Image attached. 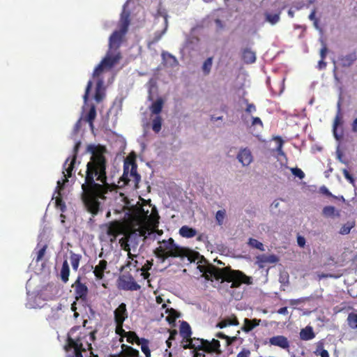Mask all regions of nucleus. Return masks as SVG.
Masks as SVG:
<instances>
[{"instance_id": "29", "label": "nucleus", "mask_w": 357, "mask_h": 357, "mask_svg": "<svg viewBox=\"0 0 357 357\" xmlns=\"http://www.w3.org/2000/svg\"><path fill=\"white\" fill-rule=\"evenodd\" d=\"M179 234L185 238H192L196 236L197 231L188 226H183L179 229Z\"/></svg>"}, {"instance_id": "36", "label": "nucleus", "mask_w": 357, "mask_h": 357, "mask_svg": "<svg viewBox=\"0 0 357 357\" xmlns=\"http://www.w3.org/2000/svg\"><path fill=\"white\" fill-rule=\"evenodd\" d=\"M163 59L171 67H175L178 65L176 58L169 53H162Z\"/></svg>"}, {"instance_id": "10", "label": "nucleus", "mask_w": 357, "mask_h": 357, "mask_svg": "<svg viewBox=\"0 0 357 357\" xmlns=\"http://www.w3.org/2000/svg\"><path fill=\"white\" fill-rule=\"evenodd\" d=\"M106 233L109 236H111V241L113 242L116 240L118 235L123 234L124 225L122 222L114 220L105 225Z\"/></svg>"}, {"instance_id": "12", "label": "nucleus", "mask_w": 357, "mask_h": 357, "mask_svg": "<svg viewBox=\"0 0 357 357\" xmlns=\"http://www.w3.org/2000/svg\"><path fill=\"white\" fill-rule=\"evenodd\" d=\"M131 165L130 171L129 172V165L125 162L123 166V174L122 179L125 183H128L130 181V177H132L136 183H138L140 180V175L137 172V165L133 162L130 164Z\"/></svg>"}, {"instance_id": "23", "label": "nucleus", "mask_w": 357, "mask_h": 357, "mask_svg": "<svg viewBox=\"0 0 357 357\" xmlns=\"http://www.w3.org/2000/svg\"><path fill=\"white\" fill-rule=\"evenodd\" d=\"M242 59L245 63H253L256 61L255 52L250 48H245L242 52Z\"/></svg>"}, {"instance_id": "32", "label": "nucleus", "mask_w": 357, "mask_h": 357, "mask_svg": "<svg viewBox=\"0 0 357 357\" xmlns=\"http://www.w3.org/2000/svg\"><path fill=\"white\" fill-rule=\"evenodd\" d=\"M96 107L94 105H92L90 107V109H89L87 115L84 118V120L89 123V126L92 130L93 129V121L96 119Z\"/></svg>"}, {"instance_id": "48", "label": "nucleus", "mask_w": 357, "mask_h": 357, "mask_svg": "<svg viewBox=\"0 0 357 357\" xmlns=\"http://www.w3.org/2000/svg\"><path fill=\"white\" fill-rule=\"evenodd\" d=\"M215 337H218V338H220V339H225L227 340V345H230L231 344H232L234 342L236 341V337H229L227 335H225V333H223L222 332H218L215 334Z\"/></svg>"}, {"instance_id": "11", "label": "nucleus", "mask_w": 357, "mask_h": 357, "mask_svg": "<svg viewBox=\"0 0 357 357\" xmlns=\"http://www.w3.org/2000/svg\"><path fill=\"white\" fill-rule=\"evenodd\" d=\"M74 289L75 299L85 301L87 298L89 289L85 283L81 282V278L78 277L75 282L72 284Z\"/></svg>"}, {"instance_id": "31", "label": "nucleus", "mask_w": 357, "mask_h": 357, "mask_svg": "<svg viewBox=\"0 0 357 357\" xmlns=\"http://www.w3.org/2000/svg\"><path fill=\"white\" fill-rule=\"evenodd\" d=\"M281 11H278L276 13H271L266 12L264 13L266 21L271 24L272 25L277 24L280 21V15Z\"/></svg>"}, {"instance_id": "64", "label": "nucleus", "mask_w": 357, "mask_h": 357, "mask_svg": "<svg viewBox=\"0 0 357 357\" xmlns=\"http://www.w3.org/2000/svg\"><path fill=\"white\" fill-rule=\"evenodd\" d=\"M351 130L353 132H357V118L354 119L351 124Z\"/></svg>"}, {"instance_id": "34", "label": "nucleus", "mask_w": 357, "mask_h": 357, "mask_svg": "<svg viewBox=\"0 0 357 357\" xmlns=\"http://www.w3.org/2000/svg\"><path fill=\"white\" fill-rule=\"evenodd\" d=\"M132 234H126L124 237L121 238L119 240V243L122 249L126 252H129L130 250V241L131 240Z\"/></svg>"}, {"instance_id": "5", "label": "nucleus", "mask_w": 357, "mask_h": 357, "mask_svg": "<svg viewBox=\"0 0 357 357\" xmlns=\"http://www.w3.org/2000/svg\"><path fill=\"white\" fill-rule=\"evenodd\" d=\"M121 57V53L119 52H114L113 50H108L105 57L94 69L93 73V77H99L105 68H110L113 67L119 61Z\"/></svg>"}, {"instance_id": "15", "label": "nucleus", "mask_w": 357, "mask_h": 357, "mask_svg": "<svg viewBox=\"0 0 357 357\" xmlns=\"http://www.w3.org/2000/svg\"><path fill=\"white\" fill-rule=\"evenodd\" d=\"M114 322H124L128 317L126 305L121 303L114 311Z\"/></svg>"}, {"instance_id": "57", "label": "nucleus", "mask_w": 357, "mask_h": 357, "mask_svg": "<svg viewBox=\"0 0 357 357\" xmlns=\"http://www.w3.org/2000/svg\"><path fill=\"white\" fill-rule=\"evenodd\" d=\"M251 126H259L261 128H263V126H264L262 121L261 120V119L259 117H257V116L252 117Z\"/></svg>"}, {"instance_id": "41", "label": "nucleus", "mask_w": 357, "mask_h": 357, "mask_svg": "<svg viewBox=\"0 0 357 357\" xmlns=\"http://www.w3.org/2000/svg\"><path fill=\"white\" fill-rule=\"evenodd\" d=\"M187 342L188 344L183 346L184 349H194L195 350H199V347H196V345H199L201 344V339L190 338Z\"/></svg>"}, {"instance_id": "46", "label": "nucleus", "mask_w": 357, "mask_h": 357, "mask_svg": "<svg viewBox=\"0 0 357 357\" xmlns=\"http://www.w3.org/2000/svg\"><path fill=\"white\" fill-rule=\"evenodd\" d=\"M55 204L56 207L59 208L62 213L66 211V206L65 202L63 201L60 192H59L58 196L55 198Z\"/></svg>"}, {"instance_id": "58", "label": "nucleus", "mask_w": 357, "mask_h": 357, "mask_svg": "<svg viewBox=\"0 0 357 357\" xmlns=\"http://www.w3.org/2000/svg\"><path fill=\"white\" fill-rule=\"evenodd\" d=\"M292 172L295 176H298L301 179L303 178L305 176L304 172L301 169H298V168L292 169Z\"/></svg>"}, {"instance_id": "56", "label": "nucleus", "mask_w": 357, "mask_h": 357, "mask_svg": "<svg viewBox=\"0 0 357 357\" xmlns=\"http://www.w3.org/2000/svg\"><path fill=\"white\" fill-rule=\"evenodd\" d=\"M342 173L345 178L351 184H354L355 179L353 176L346 169H342Z\"/></svg>"}, {"instance_id": "60", "label": "nucleus", "mask_w": 357, "mask_h": 357, "mask_svg": "<svg viewBox=\"0 0 357 357\" xmlns=\"http://www.w3.org/2000/svg\"><path fill=\"white\" fill-rule=\"evenodd\" d=\"M250 351L249 349H243L238 354L237 357H250Z\"/></svg>"}, {"instance_id": "61", "label": "nucleus", "mask_w": 357, "mask_h": 357, "mask_svg": "<svg viewBox=\"0 0 357 357\" xmlns=\"http://www.w3.org/2000/svg\"><path fill=\"white\" fill-rule=\"evenodd\" d=\"M320 192L326 195L327 197H333L332 193L328 190V189L326 186H322L320 188Z\"/></svg>"}, {"instance_id": "2", "label": "nucleus", "mask_w": 357, "mask_h": 357, "mask_svg": "<svg viewBox=\"0 0 357 357\" xmlns=\"http://www.w3.org/2000/svg\"><path fill=\"white\" fill-rule=\"evenodd\" d=\"M198 268L203 273L206 280L213 281V279H215L221 280L222 282H231V288H238L242 284L252 283L251 277L247 276L241 271L231 270L229 266L220 268L212 264H208L207 266L199 265Z\"/></svg>"}, {"instance_id": "43", "label": "nucleus", "mask_w": 357, "mask_h": 357, "mask_svg": "<svg viewBox=\"0 0 357 357\" xmlns=\"http://www.w3.org/2000/svg\"><path fill=\"white\" fill-rule=\"evenodd\" d=\"M165 26L164 29L162 31H158L154 33V36H153V38L151 43H152V44L156 43L161 39L162 36L165 33L167 29V20L165 19Z\"/></svg>"}, {"instance_id": "52", "label": "nucleus", "mask_w": 357, "mask_h": 357, "mask_svg": "<svg viewBox=\"0 0 357 357\" xmlns=\"http://www.w3.org/2000/svg\"><path fill=\"white\" fill-rule=\"evenodd\" d=\"M47 248V245H45L37 252V257L36 259V262H39L40 261H41L43 259V258L45 256Z\"/></svg>"}, {"instance_id": "38", "label": "nucleus", "mask_w": 357, "mask_h": 357, "mask_svg": "<svg viewBox=\"0 0 357 357\" xmlns=\"http://www.w3.org/2000/svg\"><path fill=\"white\" fill-rule=\"evenodd\" d=\"M81 258H82V256L79 254H75L73 252L70 253V262H71V265H72L73 270H75V271L77 270L79 265Z\"/></svg>"}, {"instance_id": "25", "label": "nucleus", "mask_w": 357, "mask_h": 357, "mask_svg": "<svg viewBox=\"0 0 357 357\" xmlns=\"http://www.w3.org/2000/svg\"><path fill=\"white\" fill-rule=\"evenodd\" d=\"M164 105V100L162 98H158L155 102H153L150 106V110L152 114H155L156 116H160L159 114L162 110Z\"/></svg>"}, {"instance_id": "13", "label": "nucleus", "mask_w": 357, "mask_h": 357, "mask_svg": "<svg viewBox=\"0 0 357 357\" xmlns=\"http://www.w3.org/2000/svg\"><path fill=\"white\" fill-rule=\"evenodd\" d=\"M270 345L278 347L284 350L289 351L290 347L289 341L284 335H275L268 340Z\"/></svg>"}, {"instance_id": "21", "label": "nucleus", "mask_w": 357, "mask_h": 357, "mask_svg": "<svg viewBox=\"0 0 357 357\" xmlns=\"http://www.w3.org/2000/svg\"><path fill=\"white\" fill-rule=\"evenodd\" d=\"M260 321H261V320L257 319H249L248 318H245L244 319L243 326L241 328V329H242V331H243L245 333H249L254 328L259 326L260 324Z\"/></svg>"}, {"instance_id": "59", "label": "nucleus", "mask_w": 357, "mask_h": 357, "mask_svg": "<svg viewBox=\"0 0 357 357\" xmlns=\"http://www.w3.org/2000/svg\"><path fill=\"white\" fill-rule=\"evenodd\" d=\"M153 266V260H146V263L141 268L142 271H149Z\"/></svg>"}, {"instance_id": "63", "label": "nucleus", "mask_w": 357, "mask_h": 357, "mask_svg": "<svg viewBox=\"0 0 357 357\" xmlns=\"http://www.w3.org/2000/svg\"><path fill=\"white\" fill-rule=\"evenodd\" d=\"M177 334H178V333H177L176 330H175V329L169 330V340H175Z\"/></svg>"}, {"instance_id": "37", "label": "nucleus", "mask_w": 357, "mask_h": 357, "mask_svg": "<svg viewBox=\"0 0 357 357\" xmlns=\"http://www.w3.org/2000/svg\"><path fill=\"white\" fill-rule=\"evenodd\" d=\"M341 118L342 117H341V114H340V104H338V112L334 119V122H333V135L337 139H340V137H338L337 133V129L338 126L341 123Z\"/></svg>"}, {"instance_id": "22", "label": "nucleus", "mask_w": 357, "mask_h": 357, "mask_svg": "<svg viewBox=\"0 0 357 357\" xmlns=\"http://www.w3.org/2000/svg\"><path fill=\"white\" fill-rule=\"evenodd\" d=\"M105 96L104 88H103V80L102 79H98L96 86L94 99L97 102H100L102 100Z\"/></svg>"}, {"instance_id": "26", "label": "nucleus", "mask_w": 357, "mask_h": 357, "mask_svg": "<svg viewBox=\"0 0 357 357\" xmlns=\"http://www.w3.org/2000/svg\"><path fill=\"white\" fill-rule=\"evenodd\" d=\"M165 312L168 314L166 317V321L169 324L174 326L176 319L180 317V313L174 308H167Z\"/></svg>"}, {"instance_id": "49", "label": "nucleus", "mask_w": 357, "mask_h": 357, "mask_svg": "<svg viewBox=\"0 0 357 357\" xmlns=\"http://www.w3.org/2000/svg\"><path fill=\"white\" fill-rule=\"evenodd\" d=\"M248 243L252 248H257V249H258V250H259L261 251H264V245L261 242L257 241V239L250 238L249 239V243Z\"/></svg>"}, {"instance_id": "54", "label": "nucleus", "mask_w": 357, "mask_h": 357, "mask_svg": "<svg viewBox=\"0 0 357 357\" xmlns=\"http://www.w3.org/2000/svg\"><path fill=\"white\" fill-rule=\"evenodd\" d=\"M92 86H93V82L92 81L89 80L87 83V85H86V90H85V93H84V95L83 96V98H84V100L85 102H87L88 99H89V92L92 88Z\"/></svg>"}, {"instance_id": "45", "label": "nucleus", "mask_w": 357, "mask_h": 357, "mask_svg": "<svg viewBox=\"0 0 357 357\" xmlns=\"http://www.w3.org/2000/svg\"><path fill=\"white\" fill-rule=\"evenodd\" d=\"M126 337H127V341L129 343L133 344L135 342L138 344V342H140L141 338H139L135 332L128 331L126 334Z\"/></svg>"}, {"instance_id": "24", "label": "nucleus", "mask_w": 357, "mask_h": 357, "mask_svg": "<svg viewBox=\"0 0 357 357\" xmlns=\"http://www.w3.org/2000/svg\"><path fill=\"white\" fill-rule=\"evenodd\" d=\"M357 59L356 52H352L340 58L341 64L344 67L351 66L354 62Z\"/></svg>"}, {"instance_id": "30", "label": "nucleus", "mask_w": 357, "mask_h": 357, "mask_svg": "<svg viewBox=\"0 0 357 357\" xmlns=\"http://www.w3.org/2000/svg\"><path fill=\"white\" fill-rule=\"evenodd\" d=\"M69 274H70V268L69 265L67 261V260H64L62 264V267L61 269V279L64 282L66 283L68 281L69 279Z\"/></svg>"}, {"instance_id": "3", "label": "nucleus", "mask_w": 357, "mask_h": 357, "mask_svg": "<svg viewBox=\"0 0 357 357\" xmlns=\"http://www.w3.org/2000/svg\"><path fill=\"white\" fill-rule=\"evenodd\" d=\"M160 246L155 250L157 257L165 261L169 257H188L191 260L192 251L177 245L172 238L159 241Z\"/></svg>"}, {"instance_id": "47", "label": "nucleus", "mask_w": 357, "mask_h": 357, "mask_svg": "<svg viewBox=\"0 0 357 357\" xmlns=\"http://www.w3.org/2000/svg\"><path fill=\"white\" fill-rule=\"evenodd\" d=\"M274 139L277 142V144H278V146L275 149L276 152L278 153V154L279 155L284 156L285 153L282 150V147H283V144H284L283 139L280 136L275 137Z\"/></svg>"}, {"instance_id": "33", "label": "nucleus", "mask_w": 357, "mask_h": 357, "mask_svg": "<svg viewBox=\"0 0 357 357\" xmlns=\"http://www.w3.org/2000/svg\"><path fill=\"white\" fill-rule=\"evenodd\" d=\"M257 260L259 262L262 264H267V263H275L278 261V259L275 255H261L257 257Z\"/></svg>"}, {"instance_id": "6", "label": "nucleus", "mask_w": 357, "mask_h": 357, "mask_svg": "<svg viewBox=\"0 0 357 357\" xmlns=\"http://www.w3.org/2000/svg\"><path fill=\"white\" fill-rule=\"evenodd\" d=\"M149 215V211H145L142 207H139L135 211L132 219L138 225H142L146 221H149L154 227H157L159 223V215L155 208Z\"/></svg>"}, {"instance_id": "16", "label": "nucleus", "mask_w": 357, "mask_h": 357, "mask_svg": "<svg viewBox=\"0 0 357 357\" xmlns=\"http://www.w3.org/2000/svg\"><path fill=\"white\" fill-rule=\"evenodd\" d=\"M239 321L237 317L235 314H231L230 316L226 317L222 319L220 321L217 323L215 325L216 328H224L229 326H238Z\"/></svg>"}, {"instance_id": "9", "label": "nucleus", "mask_w": 357, "mask_h": 357, "mask_svg": "<svg viewBox=\"0 0 357 357\" xmlns=\"http://www.w3.org/2000/svg\"><path fill=\"white\" fill-rule=\"evenodd\" d=\"M196 347H199V350L206 353H215L218 355L222 354L220 342L216 339H212L211 341L201 339V344L199 345H196Z\"/></svg>"}, {"instance_id": "35", "label": "nucleus", "mask_w": 357, "mask_h": 357, "mask_svg": "<svg viewBox=\"0 0 357 357\" xmlns=\"http://www.w3.org/2000/svg\"><path fill=\"white\" fill-rule=\"evenodd\" d=\"M149 341L146 338H141L138 345H141V350L145 354L146 357H151V350L149 347Z\"/></svg>"}, {"instance_id": "53", "label": "nucleus", "mask_w": 357, "mask_h": 357, "mask_svg": "<svg viewBox=\"0 0 357 357\" xmlns=\"http://www.w3.org/2000/svg\"><path fill=\"white\" fill-rule=\"evenodd\" d=\"M225 216V211L219 210L217 211L215 218L219 225H222Z\"/></svg>"}, {"instance_id": "18", "label": "nucleus", "mask_w": 357, "mask_h": 357, "mask_svg": "<svg viewBox=\"0 0 357 357\" xmlns=\"http://www.w3.org/2000/svg\"><path fill=\"white\" fill-rule=\"evenodd\" d=\"M121 348V352H120L116 357H139V351L130 346L122 344Z\"/></svg>"}, {"instance_id": "40", "label": "nucleus", "mask_w": 357, "mask_h": 357, "mask_svg": "<svg viewBox=\"0 0 357 357\" xmlns=\"http://www.w3.org/2000/svg\"><path fill=\"white\" fill-rule=\"evenodd\" d=\"M212 65H213V57L212 56L207 58L204 61V62L202 65V69L205 75H208L211 73Z\"/></svg>"}, {"instance_id": "55", "label": "nucleus", "mask_w": 357, "mask_h": 357, "mask_svg": "<svg viewBox=\"0 0 357 357\" xmlns=\"http://www.w3.org/2000/svg\"><path fill=\"white\" fill-rule=\"evenodd\" d=\"M115 324H116V333L120 335H123L124 334L126 335V332L123 328V322H115Z\"/></svg>"}, {"instance_id": "17", "label": "nucleus", "mask_w": 357, "mask_h": 357, "mask_svg": "<svg viewBox=\"0 0 357 357\" xmlns=\"http://www.w3.org/2000/svg\"><path fill=\"white\" fill-rule=\"evenodd\" d=\"M237 158L243 166H248L252 161L251 151L248 148L241 149L237 155Z\"/></svg>"}, {"instance_id": "51", "label": "nucleus", "mask_w": 357, "mask_h": 357, "mask_svg": "<svg viewBox=\"0 0 357 357\" xmlns=\"http://www.w3.org/2000/svg\"><path fill=\"white\" fill-rule=\"evenodd\" d=\"M243 102L246 104L247 106L245 110L247 114H250L256 112L257 107L255 104L250 103L248 102V100L245 98L243 99Z\"/></svg>"}, {"instance_id": "20", "label": "nucleus", "mask_w": 357, "mask_h": 357, "mask_svg": "<svg viewBox=\"0 0 357 357\" xmlns=\"http://www.w3.org/2000/svg\"><path fill=\"white\" fill-rule=\"evenodd\" d=\"M180 334L183 340L188 341L191 338L192 331L189 324L185 321H183L180 326Z\"/></svg>"}, {"instance_id": "4", "label": "nucleus", "mask_w": 357, "mask_h": 357, "mask_svg": "<svg viewBox=\"0 0 357 357\" xmlns=\"http://www.w3.org/2000/svg\"><path fill=\"white\" fill-rule=\"evenodd\" d=\"M130 24V13L123 10L118 22V30H115L109 38V50L114 52H119L118 50L121 47L124 40L125 36L128 31Z\"/></svg>"}, {"instance_id": "8", "label": "nucleus", "mask_w": 357, "mask_h": 357, "mask_svg": "<svg viewBox=\"0 0 357 357\" xmlns=\"http://www.w3.org/2000/svg\"><path fill=\"white\" fill-rule=\"evenodd\" d=\"M65 349L67 352L73 351L72 357H83L82 352L86 351L82 342V338L79 337L76 339H73L71 337L68 336Z\"/></svg>"}, {"instance_id": "14", "label": "nucleus", "mask_w": 357, "mask_h": 357, "mask_svg": "<svg viewBox=\"0 0 357 357\" xmlns=\"http://www.w3.org/2000/svg\"><path fill=\"white\" fill-rule=\"evenodd\" d=\"M76 159L77 156L73 155L72 158H68L65 161L63 165L64 171L63 172V176L65 177L64 182H68V178L71 177Z\"/></svg>"}, {"instance_id": "62", "label": "nucleus", "mask_w": 357, "mask_h": 357, "mask_svg": "<svg viewBox=\"0 0 357 357\" xmlns=\"http://www.w3.org/2000/svg\"><path fill=\"white\" fill-rule=\"evenodd\" d=\"M316 11L313 10L309 15V19L312 21H314V25L317 26L318 24V20L315 17Z\"/></svg>"}, {"instance_id": "28", "label": "nucleus", "mask_w": 357, "mask_h": 357, "mask_svg": "<svg viewBox=\"0 0 357 357\" xmlns=\"http://www.w3.org/2000/svg\"><path fill=\"white\" fill-rule=\"evenodd\" d=\"M314 354L320 357H329L328 351L324 349V342L323 340H320L316 344V349Z\"/></svg>"}, {"instance_id": "42", "label": "nucleus", "mask_w": 357, "mask_h": 357, "mask_svg": "<svg viewBox=\"0 0 357 357\" xmlns=\"http://www.w3.org/2000/svg\"><path fill=\"white\" fill-rule=\"evenodd\" d=\"M347 324L352 329H357V314L351 312L347 317Z\"/></svg>"}, {"instance_id": "39", "label": "nucleus", "mask_w": 357, "mask_h": 357, "mask_svg": "<svg viewBox=\"0 0 357 357\" xmlns=\"http://www.w3.org/2000/svg\"><path fill=\"white\" fill-rule=\"evenodd\" d=\"M162 117L160 116H155L152 121V129L155 133H158L162 128Z\"/></svg>"}, {"instance_id": "44", "label": "nucleus", "mask_w": 357, "mask_h": 357, "mask_svg": "<svg viewBox=\"0 0 357 357\" xmlns=\"http://www.w3.org/2000/svg\"><path fill=\"white\" fill-rule=\"evenodd\" d=\"M322 213L326 217H332L334 215H339V213H336L335 208L332 206H327L323 208Z\"/></svg>"}, {"instance_id": "7", "label": "nucleus", "mask_w": 357, "mask_h": 357, "mask_svg": "<svg viewBox=\"0 0 357 357\" xmlns=\"http://www.w3.org/2000/svg\"><path fill=\"white\" fill-rule=\"evenodd\" d=\"M118 288L125 291H138L141 289V287L130 273H126L119 276Z\"/></svg>"}, {"instance_id": "1", "label": "nucleus", "mask_w": 357, "mask_h": 357, "mask_svg": "<svg viewBox=\"0 0 357 357\" xmlns=\"http://www.w3.org/2000/svg\"><path fill=\"white\" fill-rule=\"evenodd\" d=\"M87 151L91 153L86 164L84 174H79L84 178L82 184V200L87 211L93 215L98 213L100 201L106 199L105 195L110 190L106 174L107 159L105 156L107 149L104 146L89 145Z\"/></svg>"}, {"instance_id": "19", "label": "nucleus", "mask_w": 357, "mask_h": 357, "mask_svg": "<svg viewBox=\"0 0 357 357\" xmlns=\"http://www.w3.org/2000/svg\"><path fill=\"white\" fill-rule=\"evenodd\" d=\"M107 266V261L102 259L98 264L94 267L93 273L98 280H101L104 277V273Z\"/></svg>"}, {"instance_id": "27", "label": "nucleus", "mask_w": 357, "mask_h": 357, "mask_svg": "<svg viewBox=\"0 0 357 357\" xmlns=\"http://www.w3.org/2000/svg\"><path fill=\"white\" fill-rule=\"evenodd\" d=\"M315 337V334L311 326H306L305 328L301 329L300 332V337L303 340H310Z\"/></svg>"}, {"instance_id": "50", "label": "nucleus", "mask_w": 357, "mask_h": 357, "mask_svg": "<svg viewBox=\"0 0 357 357\" xmlns=\"http://www.w3.org/2000/svg\"><path fill=\"white\" fill-rule=\"evenodd\" d=\"M354 227V224L352 222H347L344 224L340 230V234L342 235L349 234L351 229Z\"/></svg>"}]
</instances>
